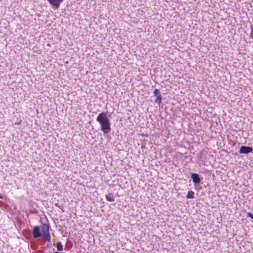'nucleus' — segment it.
I'll list each match as a JSON object with an SVG mask.
<instances>
[{
	"label": "nucleus",
	"mask_w": 253,
	"mask_h": 253,
	"mask_svg": "<svg viewBox=\"0 0 253 253\" xmlns=\"http://www.w3.org/2000/svg\"><path fill=\"white\" fill-rule=\"evenodd\" d=\"M96 120L100 126L101 130L105 134L109 133L111 131V123L107 114L102 112L98 114Z\"/></svg>",
	"instance_id": "1"
},
{
	"label": "nucleus",
	"mask_w": 253,
	"mask_h": 253,
	"mask_svg": "<svg viewBox=\"0 0 253 253\" xmlns=\"http://www.w3.org/2000/svg\"><path fill=\"white\" fill-rule=\"evenodd\" d=\"M191 177L192 179L193 184L195 187L199 186L201 184L203 183V182H202L203 177H200L199 174L193 172L191 173Z\"/></svg>",
	"instance_id": "2"
},
{
	"label": "nucleus",
	"mask_w": 253,
	"mask_h": 253,
	"mask_svg": "<svg viewBox=\"0 0 253 253\" xmlns=\"http://www.w3.org/2000/svg\"><path fill=\"white\" fill-rule=\"evenodd\" d=\"M42 235L45 240L47 242H49L51 240V238L50 234L49 233V225L46 223L43 224L42 227Z\"/></svg>",
	"instance_id": "3"
},
{
	"label": "nucleus",
	"mask_w": 253,
	"mask_h": 253,
	"mask_svg": "<svg viewBox=\"0 0 253 253\" xmlns=\"http://www.w3.org/2000/svg\"><path fill=\"white\" fill-rule=\"evenodd\" d=\"M153 93L154 94V96L156 97L155 100V102L159 104H160L162 102V96L161 94L160 91L158 89H155L154 90Z\"/></svg>",
	"instance_id": "4"
},
{
	"label": "nucleus",
	"mask_w": 253,
	"mask_h": 253,
	"mask_svg": "<svg viewBox=\"0 0 253 253\" xmlns=\"http://www.w3.org/2000/svg\"><path fill=\"white\" fill-rule=\"evenodd\" d=\"M253 150V148L249 147V146H242L239 150V153L240 154H247L249 153L252 152Z\"/></svg>",
	"instance_id": "5"
},
{
	"label": "nucleus",
	"mask_w": 253,
	"mask_h": 253,
	"mask_svg": "<svg viewBox=\"0 0 253 253\" xmlns=\"http://www.w3.org/2000/svg\"><path fill=\"white\" fill-rule=\"evenodd\" d=\"M33 235L35 238H38L41 236L40 228L39 226H35L33 231Z\"/></svg>",
	"instance_id": "6"
},
{
	"label": "nucleus",
	"mask_w": 253,
	"mask_h": 253,
	"mask_svg": "<svg viewBox=\"0 0 253 253\" xmlns=\"http://www.w3.org/2000/svg\"><path fill=\"white\" fill-rule=\"evenodd\" d=\"M104 188V185H98V187L97 188V190H96V193H97V195H101L102 193H103Z\"/></svg>",
	"instance_id": "7"
},
{
	"label": "nucleus",
	"mask_w": 253,
	"mask_h": 253,
	"mask_svg": "<svg viewBox=\"0 0 253 253\" xmlns=\"http://www.w3.org/2000/svg\"><path fill=\"white\" fill-rule=\"evenodd\" d=\"M106 199L109 202H114V198L113 196L111 194H106L105 195Z\"/></svg>",
	"instance_id": "8"
},
{
	"label": "nucleus",
	"mask_w": 253,
	"mask_h": 253,
	"mask_svg": "<svg viewBox=\"0 0 253 253\" xmlns=\"http://www.w3.org/2000/svg\"><path fill=\"white\" fill-rule=\"evenodd\" d=\"M194 192L192 191H188L187 195L186 198L188 199H193L194 198Z\"/></svg>",
	"instance_id": "9"
},
{
	"label": "nucleus",
	"mask_w": 253,
	"mask_h": 253,
	"mask_svg": "<svg viewBox=\"0 0 253 253\" xmlns=\"http://www.w3.org/2000/svg\"><path fill=\"white\" fill-rule=\"evenodd\" d=\"M56 247H57V249L58 251H61L63 250V245H62V244H61V242H58L57 243Z\"/></svg>",
	"instance_id": "10"
},
{
	"label": "nucleus",
	"mask_w": 253,
	"mask_h": 253,
	"mask_svg": "<svg viewBox=\"0 0 253 253\" xmlns=\"http://www.w3.org/2000/svg\"><path fill=\"white\" fill-rule=\"evenodd\" d=\"M247 214L248 217L251 218L253 220V213L250 212H247Z\"/></svg>",
	"instance_id": "11"
},
{
	"label": "nucleus",
	"mask_w": 253,
	"mask_h": 253,
	"mask_svg": "<svg viewBox=\"0 0 253 253\" xmlns=\"http://www.w3.org/2000/svg\"><path fill=\"white\" fill-rule=\"evenodd\" d=\"M250 36L252 39H253V27L251 28V32L250 33Z\"/></svg>",
	"instance_id": "12"
},
{
	"label": "nucleus",
	"mask_w": 253,
	"mask_h": 253,
	"mask_svg": "<svg viewBox=\"0 0 253 253\" xmlns=\"http://www.w3.org/2000/svg\"><path fill=\"white\" fill-rule=\"evenodd\" d=\"M55 206H57V207H59L58 205H57V204H55Z\"/></svg>",
	"instance_id": "13"
},
{
	"label": "nucleus",
	"mask_w": 253,
	"mask_h": 253,
	"mask_svg": "<svg viewBox=\"0 0 253 253\" xmlns=\"http://www.w3.org/2000/svg\"><path fill=\"white\" fill-rule=\"evenodd\" d=\"M96 225H97V226H99V225L98 223H97Z\"/></svg>",
	"instance_id": "14"
},
{
	"label": "nucleus",
	"mask_w": 253,
	"mask_h": 253,
	"mask_svg": "<svg viewBox=\"0 0 253 253\" xmlns=\"http://www.w3.org/2000/svg\"><path fill=\"white\" fill-rule=\"evenodd\" d=\"M0 198L2 199V197L0 195Z\"/></svg>",
	"instance_id": "15"
}]
</instances>
